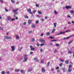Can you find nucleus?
<instances>
[{
    "instance_id": "5",
    "label": "nucleus",
    "mask_w": 74,
    "mask_h": 74,
    "mask_svg": "<svg viewBox=\"0 0 74 74\" xmlns=\"http://www.w3.org/2000/svg\"><path fill=\"white\" fill-rule=\"evenodd\" d=\"M39 41H41L42 42H43V43H45V40L44 39L42 40L40 39H39Z\"/></svg>"
},
{
    "instance_id": "59",
    "label": "nucleus",
    "mask_w": 74,
    "mask_h": 74,
    "mask_svg": "<svg viewBox=\"0 0 74 74\" xmlns=\"http://www.w3.org/2000/svg\"><path fill=\"white\" fill-rule=\"evenodd\" d=\"M6 73H7V74H9L10 73V72L8 71L6 72Z\"/></svg>"
},
{
    "instance_id": "41",
    "label": "nucleus",
    "mask_w": 74,
    "mask_h": 74,
    "mask_svg": "<svg viewBox=\"0 0 74 74\" xmlns=\"http://www.w3.org/2000/svg\"><path fill=\"white\" fill-rule=\"evenodd\" d=\"M49 38H51V39H53V38H54V37H52L51 36L49 37Z\"/></svg>"
},
{
    "instance_id": "28",
    "label": "nucleus",
    "mask_w": 74,
    "mask_h": 74,
    "mask_svg": "<svg viewBox=\"0 0 74 74\" xmlns=\"http://www.w3.org/2000/svg\"><path fill=\"white\" fill-rule=\"evenodd\" d=\"M31 51H34L35 50V48H33L31 49Z\"/></svg>"
},
{
    "instance_id": "62",
    "label": "nucleus",
    "mask_w": 74,
    "mask_h": 74,
    "mask_svg": "<svg viewBox=\"0 0 74 74\" xmlns=\"http://www.w3.org/2000/svg\"><path fill=\"white\" fill-rule=\"evenodd\" d=\"M15 15H17V14H18V13L16 12H15Z\"/></svg>"
},
{
    "instance_id": "47",
    "label": "nucleus",
    "mask_w": 74,
    "mask_h": 74,
    "mask_svg": "<svg viewBox=\"0 0 74 74\" xmlns=\"http://www.w3.org/2000/svg\"><path fill=\"white\" fill-rule=\"evenodd\" d=\"M0 2H1L2 3H4V2L3 1V0H0Z\"/></svg>"
},
{
    "instance_id": "58",
    "label": "nucleus",
    "mask_w": 74,
    "mask_h": 74,
    "mask_svg": "<svg viewBox=\"0 0 74 74\" xmlns=\"http://www.w3.org/2000/svg\"><path fill=\"white\" fill-rule=\"evenodd\" d=\"M51 71H54V69H51Z\"/></svg>"
},
{
    "instance_id": "21",
    "label": "nucleus",
    "mask_w": 74,
    "mask_h": 74,
    "mask_svg": "<svg viewBox=\"0 0 74 74\" xmlns=\"http://www.w3.org/2000/svg\"><path fill=\"white\" fill-rule=\"evenodd\" d=\"M27 11L28 12H31V9H29L27 10Z\"/></svg>"
},
{
    "instance_id": "34",
    "label": "nucleus",
    "mask_w": 74,
    "mask_h": 74,
    "mask_svg": "<svg viewBox=\"0 0 74 74\" xmlns=\"http://www.w3.org/2000/svg\"><path fill=\"white\" fill-rule=\"evenodd\" d=\"M21 73H24V71L22 70H21Z\"/></svg>"
},
{
    "instance_id": "13",
    "label": "nucleus",
    "mask_w": 74,
    "mask_h": 74,
    "mask_svg": "<svg viewBox=\"0 0 74 74\" xmlns=\"http://www.w3.org/2000/svg\"><path fill=\"white\" fill-rule=\"evenodd\" d=\"M15 72H19V71H20V70L18 69H15Z\"/></svg>"
},
{
    "instance_id": "63",
    "label": "nucleus",
    "mask_w": 74,
    "mask_h": 74,
    "mask_svg": "<svg viewBox=\"0 0 74 74\" xmlns=\"http://www.w3.org/2000/svg\"><path fill=\"white\" fill-rule=\"evenodd\" d=\"M68 24H69V25H70V24H71V23H70V22H68Z\"/></svg>"
},
{
    "instance_id": "31",
    "label": "nucleus",
    "mask_w": 74,
    "mask_h": 74,
    "mask_svg": "<svg viewBox=\"0 0 74 74\" xmlns=\"http://www.w3.org/2000/svg\"><path fill=\"white\" fill-rule=\"evenodd\" d=\"M68 53H72V52H71V51H68Z\"/></svg>"
},
{
    "instance_id": "14",
    "label": "nucleus",
    "mask_w": 74,
    "mask_h": 74,
    "mask_svg": "<svg viewBox=\"0 0 74 74\" xmlns=\"http://www.w3.org/2000/svg\"><path fill=\"white\" fill-rule=\"evenodd\" d=\"M62 70H63V72H65L66 71V68H64L62 69Z\"/></svg>"
},
{
    "instance_id": "9",
    "label": "nucleus",
    "mask_w": 74,
    "mask_h": 74,
    "mask_svg": "<svg viewBox=\"0 0 74 74\" xmlns=\"http://www.w3.org/2000/svg\"><path fill=\"white\" fill-rule=\"evenodd\" d=\"M18 10H19V9L17 8L15 10H13L12 12H16V11H17Z\"/></svg>"
},
{
    "instance_id": "42",
    "label": "nucleus",
    "mask_w": 74,
    "mask_h": 74,
    "mask_svg": "<svg viewBox=\"0 0 74 74\" xmlns=\"http://www.w3.org/2000/svg\"><path fill=\"white\" fill-rule=\"evenodd\" d=\"M44 45H45V44H41V45H40V46H43Z\"/></svg>"
},
{
    "instance_id": "35",
    "label": "nucleus",
    "mask_w": 74,
    "mask_h": 74,
    "mask_svg": "<svg viewBox=\"0 0 74 74\" xmlns=\"http://www.w3.org/2000/svg\"><path fill=\"white\" fill-rule=\"evenodd\" d=\"M22 47H21L20 48V49H19V51H22Z\"/></svg>"
},
{
    "instance_id": "48",
    "label": "nucleus",
    "mask_w": 74,
    "mask_h": 74,
    "mask_svg": "<svg viewBox=\"0 0 74 74\" xmlns=\"http://www.w3.org/2000/svg\"><path fill=\"white\" fill-rule=\"evenodd\" d=\"M40 51L41 52H42V51H43V50L42 49H40Z\"/></svg>"
},
{
    "instance_id": "4",
    "label": "nucleus",
    "mask_w": 74,
    "mask_h": 74,
    "mask_svg": "<svg viewBox=\"0 0 74 74\" xmlns=\"http://www.w3.org/2000/svg\"><path fill=\"white\" fill-rule=\"evenodd\" d=\"M11 48H12V51H14L15 50V47L14 46H11Z\"/></svg>"
},
{
    "instance_id": "8",
    "label": "nucleus",
    "mask_w": 74,
    "mask_h": 74,
    "mask_svg": "<svg viewBox=\"0 0 74 74\" xmlns=\"http://www.w3.org/2000/svg\"><path fill=\"white\" fill-rule=\"evenodd\" d=\"M66 9H70V8H71V6H66Z\"/></svg>"
},
{
    "instance_id": "29",
    "label": "nucleus",
    "mask_w": 74,
    "mask_h": 74,
    "mask_svg": "<svg viewBox=\"0 0 74 74\" xmlns=\"http://www.w3.org/2000/svg\"><path fill=\"white\" fill-rule=\"evenodd\" d=\"M38 13L39 14H41V13H42L41 12L39 11H38Z\"/></svg>"
},
{
    "instance_id": "22",
    "label": "nucleus",
    "mask_w": 74,
    "mask_h": 74,
    "mask_svg": "<svg viewBox=\"0 0 74 74\" xmlns=\"http://www.w3.org/2000/svg\"><path fill=\"white\" fill-rule=\"evenodd\" d=\"M11 17H8V20H9V21H10V20H11Z\"/></svg>"
},
{
    "instance_id": "18",
    "label": "nucleus",
    "mask_w": 74,
    "mask_h": 74,
    "mask_svg": "<svg viewBox=\"0 0 74 74\" xmlns=\"http://www.w3.org/2000/svg\"><path fill=\"white\" fill-rule=\"evenodd\" d=\"M31 41L32 42H34L35 41V39L34 38L32 39Z\"/></svg>"
},
{
    "instance_id": "53",
    "label": "nucleus",
    "mask_w": 74,
    "mask_h": 74,
    "mask_svg": "<svg viewBox=\"0 0 74 74\" xmlns=\"http://www.w3.org/2000/svg\"><path fill=\"white\" fill-rule=\"evenodd\" d=\"M5 9L6 11V12H8V10H7V9H6V8H5Z\"/></svg>"
},
{
    "instance_id": "3",
    "label": "nucleus",
    "mask_w": 74,
    "mask_h": 74,
    "mask_svg": "<svg viewBox=\"0 0 74 74\" xmlns=\"http://www.w3.org/2000/svg\"><path fill=\"white\" fill-rule=\"evenodd\" d=\"M5 39H11V38H12L11 37H8L7 36H5Z\"/></svg>"
},
{
    "instance_id": "15",
    "label": "nucleus",
    "mask_w": 74,
    "mask_h": 74,
    "mask_svg": "<svg viewBox=\"0 0 74 74\" xmlns=\"http://www.w3.org/2000/svg\"><path fill=\"white\" fill-rule=\"evenodd\" d=\"M71 68H69V70H68V71L70 73L71 72Z\"/></svg>"
},
{
    "instance_id": "32",
    "label": "nucleus",
    "mask_w": 74,
    "mask_h": 74,
    "mask_svg": "<svg viewBox=\"0 0 74 74\" xmlns=\"http://www.w3.org/2000/svg\"><path fill=\"white\" fill-rule=\"evenodd\" d=\"M1 73L2 74H5V71H2V72H1Z\"/></svg>"
},
{
    "instance_id": "1",
    "label": "nucleus",
    "mask_w": 74,
    "mask_h": 74,
    "mask_svg": "<svg viewBox=\"0 0 74 74\" xmlns=\"http://www.w3.org/2000/svg\"><path fill=\"white\" fill-rule=\"evenodd\" d=\"M71 32V31L70 30H68L66 31V32H61L60 33L57 34V35H60V34H62L65 33H67V32Z\"/></svg>"
},
{
    "instance_id": "50",
    "label": "nucleus",
    "mask_w": 74,
    "mask_h": 74,
    "mask_svg": "<svg viewBox=\"0 0 74 74\" xmlns=\"http://www.w3.org/2000/svg\"><path fill=\"white\" fill-rule=\"evenodd\" d=\"M56 46H57L58 47L59 46V44L58 43L56 44Z\"/></svg>"
},
{
    "instance_id": "24",
    "label": "nucleus",
    "mask_w": 74,
    "mask_h": 74,
    "mask_svg": "<svg viewBox=\"0 0 74 74\" xmlns=\"http://www.w3.org/2000/svg\"><path fill=\"white\" fill-rule=\"evenodd\" d=\"M16 37V39H19V36L17 35Z\"/></svg>"
},
{
    "instance_id": "16",
    "label": "nucleus",
    "mask_w": 74,
    "mask_h": 74,
    "mask_svg": "<svg viewBox=\"0 0 74 74\" xmlns=\"http://www.w3.org/2000/svg\"><path fill=\"white\" fill-rule=\"evenodd\" d=\"M46 35L47 36H49L50 35V32H48L46 33Z\"/></svg>"
},
{
    "instance_id": "38",
    "label": "nucleus",
    "mask_w": 74,
    "mask_h": 74,
    "mask_svg": "<svg viewBox=\"0 0 74 74\" xmlns=\"http://www.w3.org/2000/svg\"><path fill=\"white\" fill-rule=\"evenodd\" d=\"M63 38L61 39V40H62ZM63 40H67L66 38H64Z\"/></svg>"
},
{
    "instance_id": "43",
    "label": "nucleus",
    "mask_w": 74,
    "mask_h": 74,
    "mask_svg": "<svg viewBox=\"0 0 74 74\" xmlns=\"http://www.w3.org/2000/svg\"><path fill=\"white\" fill-rule=\"evenodd\" d=\"M60 61H61V62H63L64 61V60H61V59H60Z\"/></svg>"
},
{
    "instance_id": "45",
    "label": "nucleus",
    "mask_w": 74,
    "mask_h": 74,
    "mask_svg": "<svg viewBox=\"0 0 74 74\" xmlns=\"http://www.w3.org/2000/svg\"><path fill=\"white\" fill-rule=\"evenodd\" d=\"M36 45L37 46V47H39L40 44L38 43L37 44H36Z\"/></svg>"
},
{
    "instance_id": "26",
    "label": "nucleus",
    "mask_w": 74,
    "mask_h": 74,
    "mask_svg": "<svg viewBox=\"0 0 74 74\" xmlns=\"http://www.w3.org/2000/svg\"><path fill=\"white\" fill-rule=\"evenodd\" d=\"M54 52L55 53H57L58 52V50L56 49H55Z\"/></svg>"
},
{
    "instance_id": "46",
    "label": "nucleus",
    "mask_w": 74,
    "mask_h": 74,
    "mask_svg": "<svg viewBox=\"0 0 74 74\" xmlns=\"http://www.w3.org/2000/svg\"><path fill=\"white\" fill-rule=\"evenodd\" d=\"M39 22V21H36V23L37 24Z\"/></svg>"
},
{
    "instance_id": "6",
    "label": "nucleus",
    "mask_w": 74,
    "mask_h": 74,
    "mask_svg": "<svg viewBox=\"0 0 74 74\" xmlns=\"http://www.w3.org/2000/svg\"><path fill=\"white\" fill-rule=\"evenodd\" d=\"M65 64H68L69 63V61L68 60H66L65 61Z\"/></svg>"
},
{
    "instance_id": "30",
    "label": "nucleus",
    "mask_w": 74,
    "mask_h": 74,
    "mask_svg": "<svg viewBox=\"0 0 74 74\" xmlns=\"http://www.w3.org/2000/svg\"><path fill=\"white\" fill-rule=\"evenodd\" d=\"M49 64H50V62H48L47 63V66H49Z\"/></svg>"
},
{
    "instance_id": "51",
    "label": "nucleus",
    "mask_w": 74,
    "mask_h": 74,
    "mask_svg": "<svg viewBox=\"0 0 74 74\" xmlns=\"http://www.w3.org/2000/svg\"><path fill=\"white\" fill-rule=\"evenodd\" d=\"M40 62L42 63H44V61H43V60H41Z\"/></svg>"
},
{
    "instance_id": "25",
    "label": "nucleus",
    "mask_w": 74,
    "mask_h": 74,
    "mask_svg": "<svg viewBox=\"0 0 74 74\" xmlns=\"http://www.w3.org/2000/svg\"><path fill=\"white\" fill-rule=\"evenodd\" d=\"M53 25H54V27H56V23H54L53 24Z\"/></svg>"
},
{
    "instance_id": "37",
    "label": "nucleus",
    "mask_w": 74,
    "mask_h": 74,
    "mask_svg": "<svg viewBox=\"0 0 74 74\" xmlns=\"http://www.w3.org/2000/svg\"><path fill=\"white\" fill-rule=\"evenodd\" d=\"M25 18L28 19L29 18V17H28V16H25Z\"/></svg>"
},
{
    "instance_id": "7",
    "label": "nucleus",
    "mask_w": 74,
    "mask_h": 74,
    "mask_svg": "<svg viewBox=\"0 0 74 74\" xmlns=\"http://www.w3.org/2000/svg\"><path fill=\"white\" fill-rule=\"evenodd\" d=\"M34 59L35 61V62H38V58L37 57H35L34 58Z\"/></svg>"
},
{
    "instance_id": "27",
    "label": "nucleus",
    "mask_w": 74,
    "mask_h": 74,
    "mask_svg": "<svg viewBox=\"0 0 74 74\" xmlns=\"http://www.w3.org/2000/svg\"><path fill=\"white\" fill-rule=\"evenodd\" d=\"M54 14H56V15L58 14V12H56V10L54 11Z\"/></svg>"
},
{
    "instance_id": "2",
    "label": "nucleus",
    "mask_w": 74,
    "mask_h": 74,
    "mask_svg": "<svg viewBox=\"0 0 74 74\" xmlns=\"http://www.w3.org/2000/svg\"><path fill=\"white\" fill-rule=\"evenodd\" d=\"M27 55H24V60L23 61V62H27V60L28 58H27Z\"/></svg>"
},
{
    "instance_id": "11",
    "label": "nucleus",
    "mask_w": 74,
    "mask_h": 74,
    "mask_svg": "<svg viewBox=\"0 0 74 74\" xmlns=\"http://www.w3.org/2000/svg\"><path fill=\"white\" fill-rule=\"evenodd\" d=\"M45 69L43 68L42 69V73H45Z\"/></svg>"
},
{
    "instance_id": "12",
    "label": "nucleus",
    "mask_w": 74,
    "mask_h": 74,
    "mask_svg": "<svg viewBox=\"0 0 74 74\" xmlns=\"http://www.w3.org/2000/svg\"><path fill=\"white\" fill-rule=\"evenodd\" d=\"M32 70H33V69H29L28 71V72H30V71H32Z\"/></svg>"
},
{
    "instance_id": "20",
    "label": "nucleus",
    "mask_w": 74,
    "mask_h": 74,
    "mask_svg": "<svg viewBox=\"0 0 74 74\" xmlns=\"http://www.w3.org/2000/svg\"><path fill=\"white\" fill-rule=\"evenodd\" d=\"M70 13H71V14H73V13H74V12L73 10H71L70 11Z\"/></svg>"
},
{
    "instance_id": "19",
    "label": "nucleus",
    "mask_w": 74,
    "mask_h": 74,
    "mask_svg": "<svg viewBox=\"0 0 74 74\" xmlns=\"http://www.w3.org/2000/svg\"><path fill=\"white\" fill-rule=\"evenodd\" d=\"M32 22V21L31 20H28V23L29 24H30Z\"/></svg>"
},
{
    "instance_id": "60",
    "label": "nucleus",
    "mask_w": 74,
    "mask_h": 74,
    "mask_svg": "<svg viewBox=\"0 0 74 74\" xmlns=\"http://www.w3.org/2000/svg\"><path fill=\"white\" fill-rule=\"evenodd\" d=\"M33 51H31L30 53V54H33Z\"/></svg>"
},
{
    "instance_id": "10",
    "label": "nucleus",
    "mask_w": 74,
    "mask_h": 74,
    "mask_svg": "<svg viewBox=\"0 0 74 74\" xmlns=\"http://www.w3.org/2000/svg\"><path fill=\"white\" fill-rule=\"evenodd\" d=\"M73 36H74V35H71L69 36V37H67L66 38V39H69L70 38V37H73Z\"/></svg>"
},
{
    "instance_id": "17",
    "label": "nucleus",
    "mask_w": 74,
    "mask_h": 74,
    "mask_svg": "<svg viewBox=\"0 0 74 74\" xmlns=\"http://www.w3.org/2000/svg\"><path fill=\"white\" fill-rule=\"evenodd\" d=\"M56 29H54L52 31V33H54V32H55V31Z\"/></svg>"
},
{
    "instance_id": "36",
    "label": "nucleus",
    "mask_w": 74,
    "mask_h": 74,
    "mask_svg": "<svg viewBox=\"0 0 74 74\" xmlns=\"http://www.w3.org/2000/svg\"><path fill=\"white\" fill-rule=\"evenodd\" d=\"M11 2L12 3H15V2H14V1L13 0H11Z\"/></svg>"
},
{
    "instance_id": "61",
    "label": "nucleus",
    "mask_w": 74,
    "mask_h": 74,
    "mask_svg": "<svg viewBox=\"0 0 74 74\" xmlns=\"http://www.w3.org/2000/svg\"><path fill=\"white\" fill-rule=\"evenodd\" d=\"M0 29L2 30H3V28H2V27H0Z\"/></svg>"
},
{
    "instance_id": "49",
    "label": "nucleus",
    "mask_w": 74,
    "mask_h": 74,
    "mask_svg": "<svg viewBox=\"0 0 74 74\" xmlns=\"http://www.w3.org/2000/svg\"><path fill=\"white\" fill-rule=\"evenodd\" d=\"M36 10H34L33 11V14H35L36 13Z\"/></svg>"
},
{
    "instance_id": "33",
    "label": "nucleus",
    "mask_w": 74,
    "mask_h": 74,
    "mask_svg": "<svg viewBox=\"0 0 74 74\" xmlns=\"http://www.w3.org/2000/svg\"><path fill=\"white\" fill-rule=\"evenodd\" d=\"M23 25H26V22H25L24 23H23Z\"/></svg>"
},
{
    "instance_id": "44",
    "label": "nucleus",
    "mask_w": 74,
    "mask_h": 74,
    "mask_svg": "<svg viewBox=\"0 0 74 74\" xmlns=\"http://www.w3.org/2000/svg\"><path fill=\"white\" fill-rule=\"evenodd\" d=\"M30 48H31V49H32V48H33V47L31 45L30 46Z\"/></svg>"
},
{
    "instance_id": "52",
    "label": "nucleus",
    "mask_w": 74,
    "mask_h": 74,
    "mask_svg": "<svg viewBox=\"0 0 74 74\" xmlns=\"http://www.w3.org/2000/svg\"><path fill=\"white\" fill-rule=\"evenodd\" d=\"M41 20L42 22H44V19L43 18H42Z\"/></svg>"
},
{
    "instance_id": "23",
    "label": "nucleus",
    "mask_w": 74,
    "mask_h": 74,
    "mask_svg": "<svg viewBox=\"0 0 74 74\" xmlns=\"http://www.w3.org/2000/svg\"><path fill=\"white\" fill-rule=\"evenodd\" d=\"M31 27H35L36 25H31Z\"/></svg>"
},
{
    "instance_id": "55",
    "label": "nucleus",
    "mask_w": 74,
    "mask_h": 74,
    "mask_svg": "<svg viewBox=\"0 0 74 74\" xmlns=\"http://www.w3.org/2000/svg\"><path fill=\"white\" fill-rule=\"evenodd\" d=\"M28 32H29V33L30 34L32 33V31H29Z\"/></svg>"
},
{
    "instance_id": "64",
    "label": "nucleus",
    "mask_w": 74,
    "mask_h": 74,
    "mask_svg": "<svg viewBox=\"0 0 74 74\" xmlns=\"http://www.w3.org/2000/svg\"><path fill=\"white\" fill-rule=\"evenodd\" d=\"M71 23H73V24H74V21H72Z\"/></svg>"
},
{
    "instance_id": "54",
    "label": "nucleus",
    "mask_w": 74,
    "mask_h": 74,
    "mask_svg": "<svg viewBox=\"0 0 74 74\" xmlns=\"http://www.w3.org/2000/svg\"><path fill=\"white\" fill-rule=\"evenodd\" d=\"M44 36V34H42L40 35V36H41L42 37V36Z\"/></svg>"
},
{
    "instance_id": "56",
    "label": "nucleus",
    "mask_w": 74,
    "mask_h": 74,
    "mask_svg": "<svg viewBox=\"0 0 74 74\" xmlns=\"http://www.w3.org/2000/svg\"><path fill=\"white\" fill-rule=\"evenodd\" d=\"M71 67V65H69V69H70V68Z\"/></svg>"
},
{
    "instance_id": "57",
    "label": "nucleus",
    "mask_w": 74,
    "mask_h": 74,
    "mask_svg": "<svg viewBox=\"0 0 74 74\" xmlns=\"http://www.w3.org/2000/svg\"><path fill=\"white\" fill-rule=\"evenodd\" d=\"M62 64H59V66L60 67H61V66H62Z\"/></svg>"
},
{
    "instance_id": "40",
    "label": "nucleus",
    "mask_w": 74,
    "mask_h": 74,
    "mask_svg": "<svg viewBox=\"0 0 74 74\" xmlns=\"http://www.w3.org/2000/svg\"><path fill=\"white\" fill-rule=\"evenodd\" d=\"M36 7H38L39 8V5H38V4H36Z\"/></svg>"
},
{
    "instance_id": "39",
    "label": "nucleus",
    "mask_w": 74,
    "mask_h": 74,
    "mask_svg": "<svg viewBox=\"0 0 74 74\" xmlns=\"http://www.w3.org/2000/svg\"><path fill=\"white\" fill-rule=\"evenodd\" d=\"M15 18H12L11 19V21H15Z\"/></svg>"
}]
</instances>
